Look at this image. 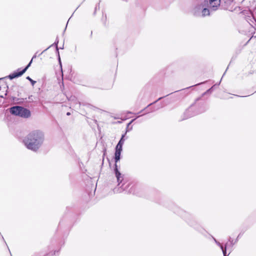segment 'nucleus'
Wrapping results in <instances>:
<instances>
[{"label":"nucleus","instance_id":"0eeeda50","mask_svg":"<svg viewBox=\"0 0 256 256\" xmlns=\"http://www.w3.org/2000/svg\"><path fill=\"white\" fill-rule=\"evenodd\" d=\"M58 39L57 38L56 39V41L54 42L53 44H52V45L49 46L48 48H46V49L44 50L40 54L38 55V56H40V55H41L42 54H43L44 52H45L46 50H47L51 46H56V54H57V55H58V62H59V64L60 65V66L61 68L62 69V62H61V60H60V52H59V51H58L59 48H58Z\"/></svg>","mask_w":256,"mask_h":256},{"label":"nucleus","instance_id":"cd10ccee","mask_svg":"<svg viewBox=\"0 0 256 256\" xmlns=\"http://www.w3.org/2000/svg\"><path fill=\"white\" fill-rule=\"evenodd\" d=\"M60 49H63L64 48V47L62 46V48H60Z\"/></svg>","mask_w":256,"mask_h":256},{"label":"nucleus","instance_id":"2eb2a0df","mask_svg":"<svg viewBox=\"0 0 256 256\" xmlns=\"http://www.w3.org/2000/svg\"><path fill=\"white\" fill-rule=\"evenodd\" d=\"M220 249L222 250L224 256H228V255L226 254V248H224V246L222 245L220 247Z\"/></svg>","mask_w":256,"mask_h":256},{"label":"nucleus","instance_id":"1a4fd4ad","mask_svg":"<svg viewBox=\"0 0 256 256\" xmlns=\"http://www.w3.org/2000/svg\"><path fill=\"white\" fill-rule=\"evenodd\" d=\"M24 73V71L23 70H21V68H18L16 70L10 74L6 78H8L10 80H12L14 78L21 76Z\"/></svg>","mask_w":256,"mask_h":256},{"label":"nucleus","instance_id":"f8f14e48","mask_svg":"<svg viewBox=\"0 0 256 256\" xmlns=\"http://www.w3.org/2000/svg\"><path fill=\"white\" fill-rule=\"evenodd\" d=\"M137 118H135L134 119H132V120L130 122H128V124H127V126H126V130H129V131L131 130H132V126H131V128H130V126L132 124V122H133Z\"/></svg>","mask_w":256,"mask_h":256},{"label":"nucleus","instance_id":"bb28decb","mask_svg":"<svg viewBox=\"0 0 256 256\" xmlns=\"http://www.w3.org/2000/svg\"><path fill=\"white\" fill-rule=\"evenodd\" d=\"M116 192V188L114 190V192Z\"/></svg>","mask_w":256,"mask_h":256},{"label":"nucleus","instance_id":"39448f33","mask_svg":"<svg viewBox=\"0 0 256 256\" xmlns=\"http://www.w3.org/2000/svg\"><path fill=\"white\" fill-rule=\"evenodd\" d=\"M194 104H192L184 112V120L187 119L189 118L192 117L195 115L204 112L206 110L203 109L202 110L194 112Z\"/></svg>","mask_w":256,"mask_h":256},{"label":"nucleus","instance_id":"f03ea898","mask_svg":"<svg viewBox=\"0 0 256 256\" xmlns=\"http://www.w3.org/2000/svg\"><path fill=\"white\" fill-rule=\"evenodd\" d=\"M44 139V132L36 130L26 135L23 140V142L28 150L36 152L43 144Z\"/></svg>","mask_w":256,"mask_h":256},{"label":"nucleus","instance_id":"9b49d317","mask_svg":"<svg viewBox=\"0 0 256 256\" xmlns=\"http://www.w3.org/2000/svg\"><path fill=\"white\" fill-rule=\"evenodd\" d=\"M240 234L238 237L236 238H235V241L234 242V240H232V238H231V237H230L229 238H228V242H230V246H232L238 240V238H240Z\"/></svg>","mask_w":256,"mask_h":256},{"label":"nucleus","instance_id":"f3484780","mask_svg":"<svg viewBox=\"0 0 256 256\" xmlns=\"http://www.w3.org/2000/svg\"><path fill=\"white\" fill-rule=\"evenodd\" d=\"M27 98H17L16 99V100L18 101L17 102V103L18 104H22V103L24 100H26Z\"/></svg>","mask_w":256,"mask_h":256},{"label":"nucleus","instance_id":"4468645a","mask_svg":"<svg viewBox=\"0 0 256 256\" xmlns=\"http://www.w3.org/2000/svg\"><path fill=\"white\" fill-rule=\"evenodd\" d=\"M26 79L30 82V83L32 86H34L36 83V81L32 80L29 76H28L27 77H26Z\"/></svg>","mask_w":256,"mask_h":256},{"label":"nucleus","instance_id":"9d476101","mask_svg":"<svg viewBox=\"0 0 256 256\" xmlns=\"http://www.w3.org/2000/svg\"><path fill=\"white\" fill-rule=\"evenodd\" d=\"M220 82L218 84H214L213 86H212L206 92H205L203 94L202 96H204L205 94H210L214 90V86H218L220 84Z\"/></svg>","mask_w":256,"mask_h":256},{"label":"nucleus","instance_id":"423d86ee","mask_svg":"<svg viewBox=\"0 0 256 256\" xmlns=\"http://www.w3.org/2000/svg\"><path fill=\"white\" fill-rule=\"evenodd\" d=\"M202 10V14L203 16H209L210 14V11H211V9H210L206 6H204V2H202L201 4L196 6L194 10L196 11V10ZM194 14L195 15H197V14H196V12H194Z\"/></svg>","mask_w":256,"mask_h":256},{"label":"nucleus","instance_id":"6ab92c4d","mask_svg":"<svg viewBox=\"0 0 256 256\" xmlns=\"http://www.w3.org/2000/svg\"><path fill=\"white\" fill-rule=\"evenodd\" d=\"M229 246H230V244H228V242H226V244H225V246H224V248H226H226H228Z\"/></svg>","mask_w":256,"mask_h":256},{"label":"nucleus","instance_id":"412c9836","mask_svg":"<svg viewBox=\"0 0 256 256\" xmlns=\"http://www.w3.org/2000/svg\"><path fill=\"white\" fill-rule=\"evenodd\" d=\"M205 82H200V83H199V84H196L195 86L200 85V84H204V83H205Z\"/></svg>","mask_w":256,"mask_h":256},{"label":"nucleus","instance_id":"5701e85b","mask_svg":"<svg viewBox=\"0 0 256 256\" xmlns=\"http://www.w3.org/2000/svg\"><path fill=\"white\" fill-rule=\"evenodd\" d=\"M143 112H144V110H142L140 112H139L138 114H140L141 113H142Z\"/></svg>","mask_w":256,"mask_h":256},{"label":"nucleus","instance_id":"7c9ffc66","mask_svg":"<svg viewBox=\"0 0 256 256\" xmlns=\"http://www.w3.org/2000/svg\"><path fill=\"white\" fill-rule=\"evenodd\" d=\"M254 37H255V38H256V36H254Z\"/></svg>","mask_w":256,"mask_h":256},{"label":"nucleus","instance_id":"6e6552de","mask_svg":"<svg viewBox=\"0 0 256 256\" xmlns=\"http://www.w3.org/2000/svg\"><path fill=\"white\" fill-rule=\"evenodd\" d=\"M164 97H160V98H158L156 100L154 101V102H152L150 104L148 105L147 106H146V108H144V109H142V110L144 111H145L146 112L144 114H142L140 115V116H143L145 114H148L149 112H154L156 110H158L160 108H150V110H148V108L150 107V106H151L153 104L156 103V102H158V100H160L161 99H162ZM140 116H138L136 117V118L140 117Z\"/></svg>","mask_w":256,"mask_h":256},{"label":"nucleus","instance_id":"c85d7f7f","mask_svg":"<svg viewBox=\"0 0 256 256\" xmlns=\"http://www.w3.org/2000/svg\"><path fill=\"white\" fill-rule=\"evenodd\" d=\"M9 252H10V250H9ZM10 256H12V255L11 253H10Z\"/></svg>","mask_w":256,"mask_h":256},{"label":"nucleus","instance_id":"a211bd4d","mask_svg":"<svg viewBox=\"0 0 256 256\" xmlns=\"http://www.w3.org/2000/svg\"><path fill=\"white\" fill-rule=\"evenodd\" d=\"M99 9L100 8V3L98 4H97L96 6V8H95V10H94V14H96V10H97V9Z\"/></svg>","mask_w":256,"mask_h":256},{"label":"nucleus","instance_id":"7ed1b4c3","mask_svg":"<svg viewBox=\"0 0 256 256\" xmlns=\"http://www.w3.org/2000/svg\"><path fill=\"white\" fill-rule=\"evenodd\" d=\"M10 112L12 115L24 118H28L30 116V112L28 109L18 106H12L10 108Z\"/></svg>","mask_w":256,"mask_h":256},{"label":"nucleus","instance_id":"4be33fe9","mask_svg":"<svg viewBox=\"0 0 256 256\" xmlns=\"http://www.w3.org/2000/svg\"><path fill=\"white\" fill-rule=\"evenodd\" d=\"M32 96H28V98L30 99V100H32Z\"/></svg>","mask_w":256,"mask_h":256},{"label":"nucleus","instance_id":"20e7f679","mask_svg":"<svg viewBox=\"0 0 256 256\" xmlns=\"http://www.w3.org/2000/svg\"><path fill=\"white\" fill-rule=\"evenodd\" d=\"M203 2L204 6L211 9V11H216L220 6V0H204Z\"/></svg>","mask_w":256,"mask_h":256},{"label":"nucleus","instance_id":"dca6fc26","mask_svg":"<svg viewBox=\"0 0 256 256\" xmlns=\"http://www.w3.org/2000/svg\"><path fill=\"white\" fill-rule=\"evenodd\" d=\"M212 238L214 240L215 243L220 247L222 246V244H220L219 242H218L213 236H211Z\"/></svg>","mask_w":256,"mask_h":256},{"label":"nucleus","instance_id":"aec40b11","mask_svg":"<svg viewBox=\"0 0 256 256\" xmlns=\"http://www.w3.org/2000/svg\"><path fill=\"white\" fill-rule=\"evenodd\" d=\"M37 54H38V52H36L34 54V56H32V60L34 58H36V56H37Z\"/></svg>","mask_w":256,"mask_h":256},{"label":"nucleus","instance_id":"ddd939ff","mask_svg":"<svg viewBox=\"0 0 256 256\" xmlns=\"http://www.w3.org/2000/svg\"><path fill=\"white\" fill-rule=\"evenodd\" d=\"M32 58L30 60V62H28V64L26 66L23 68V70L24 71V72L27 70L30 66L32 62Z\"/></svg>","mask_w":256,"mask_h":256},{"label":"nucleus","instance_id":"393cba45","mask_svg":"<svg viewBox=\"0 0 256 256\" xmlns=\"http://www.w3.org/2000/svg\"><path fill=\"white\" fill-rule=\"evenodd\" d=\"M226 69H228V68H226ZM226 71H225V72H224V74H225V73H226Z\"/></svg>","mask_w":256,"mask_h":256},{"label":"nucleus","instance_id":"c756f323","mask_svg":"<svg viewBox=\"0 0 256 256\" xmlns=\"http://www.w3.org/2000/svg\"><path fill=\"white\" fill-rule=\"evenodd\" d=\"M190 224H191V226H194L192 224L190 223Z\"/></svg>","mask_w":256,"mask_h":256},{"label":"nucleus","instance_id":"f257e3e1","mask_svg":"<svg viewBox=\"0 0 256 256\" xmlns=\"http://www.w3.org/2000/svg\"><path fill=\"white\" fill-rule=\"evenodd\" d=\"M129 132V130H126L125 133L122 134L120 140L118 141L117 145L115 148L114 152V162L115 164L114 165V172L115 176L116 178L117 182H118V186H119L118 188V192H122L125 191L128 194H134V188L132 184L128 183L126 184L125 182H124L120 186V184L124 180V175H122L120 170L118 169V166L117 162L120 159L121 152L122 150V146L124 144L125 138L124 137L126 136L127 132Z\"/></svg>","mask_w":256,"mask_h":256},{"label":"nucleus","instance_id":"a878e982","mask_svg":"<svg viewBox=\"0 0 256 256\" xmlns=\"http://www.w3.org/2000/svg\"><path fill=\"white\" fill-rule=\"evenodd\" d=\"M4 78H0V80H2V79H4Z\"/></svg>","mask_w":256,"mask_h":256},{"label":"nucleus","instance_id":"b1692460","mask_svg":"<svg viewBox=\"0 0 256 256\" xmlns=\"http://www.w3.org/2000/svg\"><path fill=\"white\" fill-rule=\"evenodd\" d=\"M70 112H68L66 113V115H68V116H70Z\"/></svg>","mask_w":256,"mask_h":256}]
</instances>
